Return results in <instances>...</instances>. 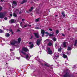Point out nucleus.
<instances>
[{
	"instance_id": "obj_27",
	"label": "nucleus",
	"mask_w": 77,
	"mask_h": 77,
	"mask_svg": "<svg viewBox=\"0 0 77 77\" xmlns=\"http://www.w3.org/2000/svg\"><path fill=\"white\" fill-rule=\"evenodd\" d=\"M33 10V7H31V8L29 10V12H31V11H32Z\"/></svg>"
},
{
	"instance_id": "obj_56",
	"label": "nucleus",
	"mask_w": 77,
	"mask_h": 77,
	"mask_svg": "<svg viewBox=\"0 0 77 77\" xmlns=\"http://www.w3.org/2000/svg\"><path fill=\"white\" fill-rule=\"evenodd\" d=\"M21 56L22 57H23V56H22V55H21Z\"/></svg>"
},
{
	"instance_id": "obj_13",
	"label": "nucleus",
	"mask_w": 77,
	"mask_h": 77,
	"mask_svg": "<svg viewBox=\"0 0 77 77\" xmlns=\"http://www.w3.org/2000/svg\"><path fill=\"white\" fill-rule=\"evenodd\" d=\"M29 44L31 45V46H30V48H32L33 47V43L31 42H30L29 43Z\"/></svg>"
},
{
	"instance_id": "obj_57",
	"label": "nucleus",
	"mask_w": 77,
	"mask_h": 77,
	"mask_svg": "<svg viewBox=\"0 0 77 77\" xmlns=\"http://www.w3.org/2000/svg\"><path fill=\"white\" fill-rule=\"evenodd\" d=\"M16 11H17V12H19V11L18 10H17V11L16 10Z\"/></svg>"
},
{
	"instance_id": "obj_6",
	"label": "nucleus",
	"mask_w": 77,
	"mask_h": 77,
	"mask_svg": "<svg viewBox=\"0 0 77 77\" xmlns=\"http://www.w3.org/2000/svg\"><path fill=\"white\" fill-rule=\"evenodd\" d=\"M34 34L35 37H36V38H39L40 36L38 33H34Z\"/></svg>"
},
{
	"instance_id": "obj_28",
	"label": "nucleus",
	"mask_w": 77,
	"mask_h": 77,
	"mask_svg": "<svg viewBox=\"0 0 77 77\" xmlns=\"http://www.w3.org/2000/svg\"><path fill=\"white\" fill-rule=\"evenodd\" d=\"M9 30L12 33V34H13L14 33V32H13L12 31V29H10Z\"/></svg>"
},
{
	"instance_id": "obj_52",
	"label": "nucleus",
	"mask_w": 77,
	"mask_h": 77,
	"mask_svg": "<svg viewBox=\"0 0 77 77\" xmlns=\"http://www.w3.org/2000/svg\"><path fill=\"white\" fill-rule=\"evenodd\" d=\"M14 6H12V8H14Z\"/></svg>"
},
{
	"instance_id": "obj_3",
	"label": "nucleus",
	"mask_w": 77,
	"mask_h": 77,
	"mask_svg": "<svg viewBox=\"0 0 77 77\" xmlns=\"http://www.w3.org/2000/svg\"><path fill=\"white\" fill-rule=\"evenodd\" d=\"M31 57V56H30V54L28 53L26 55L25 58H26V59L27 60H29Z\"/></svg>"
},
{
	"instance_id": "obj_62",
	"label": "nucleus",
	"mask_w": 77,
	"mask_h": 77,
	"mask_svg": "<svg viewBox=\"0 0 77 77\" xmlns=\"http://www.w3.org/2000/svg\"><path fill=\"white\" fill-rule=\"evenodd\" d=\"M0 38H1V37H0Z\"/></svg>"
},
{
	"instance_id": "obj_11",
	"label": "nucleus",
	"mask_w": 77,
	"mask_h": 77,
	"mask_svg": "<svg viewBox=\"0 0 77 77\" xmlns=\"http://www.w3.org/2000/svg\"><path fill=\"white\" fill-rule=\"evenodd\" d=\"M40 39H38L37 40V42H36V44L37 45H39V44H40Z\"/></svg>"
},
{
	"instance_id": "obj_46",
	"label": "nucleus",
	"mask_w": 77,
	"mask_h": 77,
	"mask_svg": "<svg viewBox=\"0 0 77 77\" xmlns=\"http://www.w3.org/2000/svg\"><path fill=\"white\" fill-rule=\"evenodd\" d=\"M62 35V36H65V35L64 34H63V33L61 34Z\"/></svg>"
},
{
	"instance_id": "obj_61",
	"label": "nucleus",
	"mask_w": 77,
	"mask_h": 77,
	"mask_svg": "<svg viewBox=\"0 0 77 77\" xmlns=\"http://www.w3.org/2000/svg\"><path fill=\"white\" fill-rule=\"evenodd\" d=\"M2 27H3V26H2Z\"/></svg>"
},
{
	"instance_id": "obj_39",
	"label": "nucleus",
	"mask_w": 77,
	"mask_h": 77,
	"mask_svg": "<svg viewBox=\"0 0 77 77\" xmlns=\"http://www.w3.org/2000/svg\"><path fill=\"white\" fill-rule=\"evenodd\" d=\"M2 8H3L2 6H0V11H1V10H2Z\"/></svg>"
},
{
	"instance_id": "obj_54",
	"label": "nucleus",
	"mask_w": 77,
	"mask_h": 77,
	"mask_svg": "<svg viewBox=\"0 0 77 77\" xmlns=\"http://www.w3.org/2000/svg\"><path fill=\"white\" fill-rule=\"evenodd\" d=\"M21 11H20L19 12V14H21Z\"/></svg>"
},
{
	"instance_id": "obj_43",
	"label": "nucleus",
	"mask_w": 77,
	"mask_h": 77,
	"mask_svg": "<svg viewBox=\"0 0 77 77\" xmlns=\"http://www.w3.org/2000/svg\"><path fill=\"white\" fill-rule=\"evenodd\" d=\"M49 30H50V31H53V30H52V29H51V28L49 29Z\"/></svg>"
},
{
	"instance_id": "obj_64",
	"label": "nucleus",
	"mask_w": 77,
	"mask_h": 77,
	"mask_svg": "<svg viewBox=\"0 0 77 77\" xmlns=\"http://www.w3.org/2000/svg\"><path fill=\"white\" fill-rule=\"evenodd\" d=\"M76 74H77V73H76Z\"/></svg>"
},
{
	"instance_id": "obj_29",
	"label": "nucleus",
	"mask_w": 77,
	"mask_h": 77,
	"mask_svg": "<svg viewBox=\"0 0 77 77\" xmlns=\"http://www.w3.org/2000/svg\"><path fill=\"white\" fill-rule=\"evenodd\" d=\"M53 35H54V33H52V34H50L49 35V36H53Z\"/></svg>"
},
{
	"instance_id": "obj_10",
	"label": "nucleus",
	"mask_w": 77,
	"mask_h": 77,
	"mask_svg": "<svg viewBox=\"0 0 77 77\" xmlns=\"http://www.w3.org/2000/svg\"><path fill=\"white\" fill-rule=\"evenodd\" d=\"M54 55L56 57H59V54L58 53H54Z\"/></svg>"
},
{
	"instance_id": "obj_1",
	"label": "nucleus",
	"mask_w": 77,
	"mask_h": 77,
	"mask_svg": "<svg viewBox=\"0 0 77 77\" xmlns=\"http://www.w3.org/2000/svg\"><path fill=\"white\" fill-rule=\"evenodd\" d=\"M21 38H19L18 39V41H16L15 40H13L12 42L11 43V45H14V46H17L18 45V42L20 43Z\"/></svg>"
},
{
	"instance_id": "obj_7",
	"label": "nucleus",
	"mask_w": 77,
	"mask_h": 77,
	"mask_svg": "<svg viewBox=\"0 0 77 77\" xmlns=\"http://www.w3.org/2000/svg\"><path fill=\"white\" fill-rule=\"evenodd\" d=\"M64 77H70V75L69 74V72H67L65 74L63 75Z\"/></svg>"
},
{
	"instance_id": "obj_12",
	"label": "nucleus",
	"mask_w": 77,
	"mask_h": 77,
	"mask_svg": "<svg viewBox=\"0 0 77 77\" xmlns=\"http://www.w3.org/2000/svg\"><path fill=\"white\" fill-rule=\"evenodd\" d=\"M10 21L11 23H15L16 22V20L14 19H12L10 20Z\"/></svg>"
},
{
	"instance_id": "obj_21",
	"label": "nucleus",
	"mask_w": 77,
	"mask_h": 77,
	"mask_svg": "<svg viewBox=\"0 0 77 77\" xmlns=\"http://www.w3.org/2000/svg\"><path fill=\"white\" fill-rule=\"evenodd\" d=\"M13 5H14V6H17V2L15 1H13Z\"/></svg>"
},
{
	"instance_id": "obj_5",
	"label": "nucleus",
	"mask_w": 77,
	"mask_h": 77,
	"mask_svg": "<svg viewBox=\"0 0 77 77\" xmlns=\"http://www.w3.org/2000/svg\"><path fill=\"white\" fill-rule=\"evenodd\" d=\"M46 41H47L48 42H49V43H48V45L49 46H51L52 45H53V44L51 42L52 40H51L49 39H47Z\"/></svg>"
},
{
	"instance_id": "obj_59",
	"label": "nucleus",
	"mask_w": 77,
	"mask_h": 77,
	"mask_svg": "<svg viewBox=\"0 0 77 77\" xmlns=\"http://www.w3.org/2000/svg\"><path fill=\"white\" fill-rule=\"evenodd\" d=\"M6 64L7 65L8 64V63H6Z\"/></svg>"
},
{
	"instance_id": "obj_50",
	"label": "nucleus",
	"mask_w": 77,
	"mask_h": 77,
	"mask_svg": "<svg viewBox=\"0 0 77 77\" xmlns=\"http://www.w3.org/2000/svg\"><path fill=\"white\" fill-rule=\"evenodd\" d=\"M41 65H42V66H43V65H44V64L43 63H41Z\"/></svg>"
},
{
	"instance_id": "obj_32",
	"label": "nucleus",
	"mask_w": 77,
	"mask_h": 77,
	"mask_svg": "<svg viewBox=\"0 0 77 77\" xmlns=\"http://www.w3.org/2000/svg\"><path fill=\"white\" fill-rule=\"evenodd\" d=\"M53 39L54 41H56V38L55 37H54Z\"/></svg>"
},
{
	"instance_id": "obj_18",
	"label": "nucleus",
	"mask_w": 77,
	"mask_h": 77,
	"mask_svg": "<svg viewBox=\"0 0 77 77\" xmlns=\"http://www.w3.org/2000/svg\"><path fill=\"white\" fill-rule=\"evenodd\" d=\"M61 14H62V15L64 17H65V12H62L61 13Z\"/></svg>"
},
{
	"instance_id": "obj_30",
	"label": "nucleus",
	"mask_w": 77,
	"mask_h": 77,
	"mask_svg": "<svg viewBox=\"0 0 77 77\" xmlns=\"http://www.w3.org/2000/svg\"><path fill=\"white\" fill-rule=\"evenodd\" d=\"M67 54L68 55H70V54H71V51L69 52H67Z\"/></svg>"
},
{
	"instance_id": "obj_8",
	"label": "nucleus",
	"mask_w": 77,
	"mask_h": 77,
	"mask_svg": "<svg viewBox=\"0 0 77 77\" xmlns=\"http://www.w3.org/2000/svg\"><path fill=\"white\" fill-rule=\"evenodd\" d=\"M48 54H52V51H51V50L50 49V48H48Z\"/></svg>"
},
{
	"instance_id": "obj_14",
	"label": "nucleus",
	"mask_w": 77,
	"mask_h": 77,
	"mask_svg": "<svg viewBox=\"0 0 77 77\" xmlns=\"http://www.w3.org/2000/svg\"><path fill=\"white\" fill-rule=\"evenodd\" d=\"M5 36L7 38H8L10 36V34L9 33H6L5 34Z\"/></svg>"
},
{
	"instance_id": "obj_58",
	"label": "nucleus",
	"mask_w": 77,
	"mask_h": 77,
	"mask_svg": "<svg viewBox=\"0 0 77 77\" xmlns=\"http://www.w3.org/2000/svg\"><path fill=\"white\" fill-rule=\"evenodd\" d=\"M55 17H57V15H56L55 16Z\"/></svg>"
},
{
	"instance_id": "obj_25",
	"label": "nucleus",
	"mask_w": 77,
	"mask_h": 77,
	"mask_svg": "<svg viewBox=\"0 0 77 77\" xmlns=\"http://www.w3.org/2000/svg\"><path fill=\"white\" fill-rule=\"evenodd\" d=\"M58 51H62V48H60L58 49Z\"/></svg>"
},
{
	"instance_id": "obj_15",
	"label": "nucleus",
	"mask_w": 77,
	"mask_h": 77,
	"mask_svg": "<svg viewBox=\"0 0 77 77\" xmlns=\"http://www.w3.org/2000/svg\"><path fill=\"white\" fill-rule=\"evenodd\" d=\"M66 44H67L66 42H64L63 43V46L64 47H66Z\"/></svg>"
},
{
	"instance_id": "obj_42",
	"label": "nucleus",
	"mask_w": 77,
	"mask_h": 77,
	"mask_svg": "<svg viewBox=\"0 0 77 77\" xmlns=\"http://www.w3.org/2000/svg\"><path fill=\"white\" fill-rule=\"evenodd\" d=\"M55 61L56 62H57H57H57V59H56V60H55Z\"/></svg>"
},
{
	"instance_id": "obj_19",
	"label": "nucleus",
	"mask_w": 77,
	"mask_h": 77,
	"mask_svg": "<svg viewBox=\"0 0 77 77\" xmlns=\"http://www.w3.org/2000/svg\"><path fill=\"white\" fill-rule=\"evenodd\" d=\"M39 20H40V18H38V19H35V21L36 23H37V22H38V21H39Z\"/></svg>"
},
{
	"instance_id": "obj_44",
	"label": "nucleus",
	"mask_w": 77,
	"mask_h": 77,
	"mask_svg": "<svg viewBox=\"0 0 77 77\" xmlns=\"http://www.w3.org/2000/svg\"><path fill=\"white\" fill-rule=\"evenodd\" d=\"M4 19L5 20H8V18L7 17H5L4 18Z\"/></svg>"
},
{
	"instance_id": "obj_20",
	"label": "nucleus",
	"mask_w": 77,
	"mask_h": 77,
	"mask_svg": "<svg viewBox=\"0 0 77 77\" xmlns=\"http://www.w3.org/2000/svg\"><path fill=\"white\" fill-rule=\"evenodd\" d=\"M45 66H48V67H49L50 66V65L48 64V63H45Z\"/></svg>"
},
{
	"instance_id": "obj_63",
	"label": "nucleus",
	"mask_w": 77,
	"mask_h": 77,
	"mask_svg": "<svg viewBox=\"0 0 77 77\" xmlns=\"http://www.w3.org/2000/svg\"><path fill=\"white\" fill-rule=\"evenodd\" d=\"M17 14H18V13H17Z\"/></svg>"
},
{
	"instance_id": "obj_47",
	"label": "nucleus",
	"mask_w": 77,
	"mask_h": 77,
	"mask_svg": "<svg viewBox=\"0 0 77 77\" xmlns=\"http://www.w3.org/2000/svg\"><path fill=\"white\" fill-rule=\"evenodd\" d=\"M10 15L11 17H12V14H10Z\"/></svg>"
},
{
	"instance_id": "obj_45",
	"label": "nucleus",
	"mask_w": 77,
	"mask_h": 77,
	"mask_svg": "<svg viewBox=\"0 0 77 77\" xmlns=\"http://www.w3.org/2000/svg\"><path fill=\"white\" fill-rule=\"evenodd\" d=\"M16 58L17 59H18V60H20V58L18 57H16Z\"/></svg>"
},
{
	"instance_id": "obj_36",
	"label": "nucleus",
	"mask_w": 77,
	"mask_h": 77,
	"mask_svg": "<svg viewBox=\"0 0 77 77\" xmlns=\"http://www.w3.org/2000/svg\"><path fill=\"white\" fill-rule=\"evenodd\" d=\"M27 27V25H26V23L25 24V25H24V26H23V28L24 27Z\"/></svg>"
},
{
	"instance_id": "obj_33",
	"label": "nucleus",
	"mask_w": 77,
	"mask_h": 77,
	"mask_svg": "<svg viewBox=\"0 0 77 77\" xmlns=\"http://www.w3.org/2000/svg\"><path fill=\"white\" fill-rule=\"evenodd\" d=\"M57 44H58V43L57 42L55 43V46L56 47H57Z\"/></svg>"
},
{
	"instance_id": "obj_35",
	"label": "nucleus",
	"mask_w": 77,
	"mask_h": 77,
	"mask_svg": "<svg viewBox=\"0 0 77 77\" xmlns=\"http://www.w3.org/2000/svg\"><path fill=\"white\" fill-rule=\"evenodd\" d=\"M20 25L21 26V27H22V28H23V23L22 22H21L20 23Z\"/></svg>"
},
{
	"instance_id": "obj_2",
	"label": "nucleus",
	"mask_w": 77,
	"mask_h": 77,
	"mask_svg": "<svg viewBox=\"0 0 77 77\" xmlns=\"http://www.w3.org/2000/svg\"><path fill=\"white\" fill-rule=\"evenodd\" d=\"M29 50L26 48L23 47L22 49V50L20 51V53H21L24 55H26V52L27 51H29Z\"/></svg>"
},
{
	"instance_id": "obj_60",
	"label": "nucleus",
	"mask_w": 77,
	"mask_h": 77,
	"mask_svg": "<svg viewBox=\"0 0 77 77\" xmlns=\"http://www.w3.org/2000/svg\"><path fill=\"white\" fill-rule=\"evenodd\" d=\"M37 0V1H38V0Z\"/></svg>"
},
{
	"instance_id": "obj_16",
	"label": "nucleus",
	"mask_w": 77,
	"mask_h": 77,
	"mask_svg": "<svg viewBox=\"0 0 77 77\" xmlns=\"http://www.w3.org/2000/svg\"><path fill=\"white\" fill-rule=\"evenodd\" d=\"M26 2H27V0H23L21 3V4H23V3H26Z\"/></svg>"
},
{
	"instance_id": "obj_55",
	"label": "nucleus",
	"mask_w": 77,
	"mask_h": 77,
	"mask_svg": "<svg viewBox=\"0 0 77 77\" xmlns=\"http://www.w3.org/2000/svg\"><path fill=\"white\" fill-rule=\"evenodd\" d=\"M1 1L2 2H3V0H1Z\"/></svg>"
},
{
	"instance_id": "obj_48",
	"label": "nucleus",
	"mask_w": 77,
	"mask_h": 77,
	"mask_svg": "<svg viewBox=\"0 0 77 77\" xmlns=\"http://www.w3.org/2000/svg\"><path fill=\"white\" fill-rule=\"evenodd\" d=\"M10 58V57H9L8 58V60H11V58Z\"/></svg>"
},
{
	"instance_id": "obj_26",
	"label": "nucleus",
	"mask_w": 77,
	"mask_h": 77,
	"mask_svg": "<svg viewBox=\"0 0 77 77\" xmlns=\"http://www.w3.org/2000/svg\"><path fill=\"white\" fill-rule=\"evenodd\" d=\"M77 40H76L75 41V42L74 44V45H75V46H76V45H77Z\"/></svg>"
},
{
	"instance_id": "obj_38",
	"label": "nucleus",
	"mask_w": 77,
	"mask_h": 77,
	"mask_svg": "<svg viewBox=\"0 0 77 77\" xmlns=\"http://www.w3.org/2000/svg\"><path fill=\"white\" fill-rule=\"evenodd\" d=\"M26 24L27 26H29V27H31V25H29V24L26 23Z\"/></svg>"
},
{
	"instance_id": "obj_49",
	"label": "nucleus",
	"mask_w": 77,
	"mask_h": 77,
	"mask_svg": "<svg viewBox=\"0 0 77 77\" xmlns=\"http://www.w3.org/2000/svg\"><path fill=\"white\" fill-rule=\"evenodd\" d=\"M17 32H20V30L19 29H18L17 30Z\"/></svg>"
},
{
	"instance_id": "obj_9",
	"label": "nucleus",
	"mask_w": 77,
	"mask_h": 77,
	"mask_svg": "<svg viewBox=\"0 0 77 77\" xmlns=\"http://www.w3.org/2000/svg\"><path fill=\"white\" fill-rule=\"evenodd\" d=\"M41 33H42V37H44V34H45V30L42 29L41 31Z\"/></svg>"
},
{
	"instance_id": "obj_4",
	"label": "nucleus",
	"mask_w": 77,
	"mask_h": 77,
	"mask_svg": "<svg viewBox=\"0 0 77 77\" xmlns=\"http://www.w3.org/2000/svg\"><path fill=\"white\" fill-rule=\"evenodd\" d=\"M5 17V14L2 13H0V18H3Z\"/></svg>"
},
{
	"instance_id": "obj_24",
	"label": "nucleus",
	"mask_w": 77,
	"mask_h": 77,
	"mask_svg": "<svg viewBox=\"0 0 77 77\" xmlns=\"http://www.w3.org/2000/svg\"><path fill=\"white\" fill-rule=\"evenodd\" d=\"M71 50V47H70L69 46H68L67 48V50L68 51H69V50Z\"/></svg>"
},
{
	"instance_id": "obj_40",
	"label": "nucleus",
	"mask_w": 77,
	"mask_h": 77,
	"mask_svg": "<svg viewBox=\"0 0 77 77\" xmlns=\"http://www.w3.org/2000/svg\"><path fill=\"white\" fill-rule=\"evenodd\" d=\"M45 33L46 35H49V33H48V32H45Z\"/></svg>"
},
{
	"instance_id": "obj_37",
	"label": "nucleus",
	"mask_w": 77,
	"mask_h": 77,
	"mask_svg": "<svg viewBox=\"0 0 77 77\" xmlns=\"http://www.w3.org/2000/svg\"><path fill=\"white\" fill-rule=\"evenodd\" d=\"M35 29H39L40 28H39V27H35Z\"/></svg>"
},
{
	"instance_id": "obj_17",
	"label": "nucleus",
	"mask_w": 77,
	"mask_h": 77,
	"mask_svg": "<svg viewBox=\"0 0 77 77\" xmlns=\"http://www.w3.org/2000/svg\"><path fill=\"white\" fill-rule=\"evenodd\" d=\"M10 55L11 56H14L15 55V54L12 52L10 53Z\"/></svg>"
},
{
	"instance_id": "obj_22",
	"label": "nucleus",
	"mask_w": 77,
	"mask_h": 77,
	"mask_svg": "<svg viewBox=\"0 0 77 77\" xmlns=\"http://www.w3.org/2000/svg\"><path fill=\"white\" fill-rule=\"evenodd\" d=\"M63 57L64 58H66L67 57V56L64 54H63Z\"/></svg>"
},
{
	"instance_id": "obj_23",
	"label": "nucleus",
	"mask_w": 77,
	"mask_h": 77,
	"mask_svg": "<svg viewBox=\"0 0 77 77\" xmlns=\"http://www.w3.org/2000/svg\"><path fill=\"white\" fill-rule=\"evenodd\" d=\"M15 13H16V12L14 13L13 16L14 17H17V14H15Z\"/></svg>"
},
{
	"instance_id": "obj_51",
	"label": "nucleus",
	"mask_w": 77,
	"mask_h": 77,
	"mask_svg": "<svg viewBox=\"0 0 77 77\" xmlns=\"http://www.w3.org/2000/svg\"><path fill=\"white\" fill-rule=\"evenodd\" d=\"M32 38H33V36H31V38H30V39H32Z\"/></svg>"
},
{
	"instance_id": "obj_41",
	"label": "nucleus",
	"mask_w": 77,
	"mask_h": 77,
	"mask_svg": "<svg viewBox=\"0 0 77 77\" xmlns=\"http://www.w3.org/2000/svg\"><path fill=\"white\" fill-rule=\"evenodd\" d=\"M14 49H10V51H14Z\"/></svg>"
},
{
	"instance_id": "obj_34",
	"label": "nucleus",
	"mask_w": 77,
	"mask_h": 77,
	"mask_svg": "<svg viewBox=\"0 0 77 77\" xmlns=\"http://www.w3.org/2000/svg\"><path fill=\"white\" fill-rule=\"evenodd\" d=\"M59 30H57L56 31V33H57V34H58V33H59Z\"/></svg>"
},
{
	"instance_id": "obj_53",
	"label": "nucleus",
	"mask_w": 77,
	"mask_h": 77,
	"mask_svg": "<svg viewBox=\"0 0 77 77\" xmlns=\"http://www.w3.org/2000/svg\"><path fill=\"white\" fill-rule=\"evenodd\" d=\"M22 21H24V19H23Z\"/></svg>"
},
{
	"instance_id": "obj_31",
	"label": "nucleus",
	"mask_w": 77,
	"mask_h": 77,
	"mask_svg": "<svg viewBox=\"0 0 77 77\" xmlns=\"http://www.w3.org/2000/svg\"><path fill=\"white\" fill-rule=\"evenodd\" d=\"M3 30L2 29H0V33H3Z\"/></svg>"
}]
</instances>
